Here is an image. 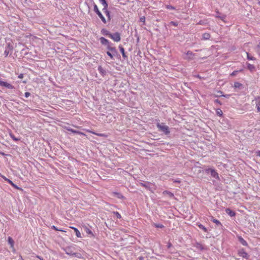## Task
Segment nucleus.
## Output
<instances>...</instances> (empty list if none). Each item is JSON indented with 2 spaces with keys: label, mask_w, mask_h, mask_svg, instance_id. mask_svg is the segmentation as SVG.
I'll list each match as a JSON object with an SVG mask.
<instances>
[{
  "label": "nucleus",
  "mask_w": 260,
  "mask_h": 260,
  "mask_svg": "<svg viewBox=\"0 0 260 260\" xmlns=\"http://www.w3.org/2000/svg\"><path fill=\"white\" fill-rule=\"evenodd\" d=\"M113 213L116 216L117 218H121V215L119 214V212L116 211V212H114Z\"/></svg>",
  "instance_id": "36"
},
{
  "label": "nucleus",
  "mask_w": 260,
  "mask_h": 260,
  "mask_svg": "<svg viewBox=\"0 0 260 260\" xmlns=\"http://www.w3.org/2000/svg\"><path fill=\"white\" fill-rule=\"evenodd\" d=\"M13 187H14L15 188L18 189V190H22V189L19 187H18V186H17L16 184H15L14 183L11 185Z\"/></svg>",
  "instance_id": "38"
},
{
  "label": "nucleus",
  "mask_w": 260,
  "mask_h": 260,
  "mask_svg": "<svg viewBox=\"0 0 260 260\" xmlns=\"http://www.w3.org/2000/svg\"><path fill=\"white\" fill-rule=\"evenodd\" d=\"M157 127L159 131L163 132L166 135H168L170 133L169 127L167 125H164L163 123H157Z\"/></svg>",
  "instance_id": "1"
},
{
  "label": "nucleus",
  "mask_w": 260,
  "mask_h": 260,
  "mask_svg": "<svg viewBox=\"0 0 260 260\" xmlns=\"http://www.w3.org/2000/svg\"><path fill=\"white\" fill-rule=\"evenodd\" d=\"M12 51L9 50L8 49H6L5 51H4V55L5 57H7L10 53H11Z\"/></svg>",
  "instance_id": "32"
},
{
  "label": "nucleus",
  "mask_w": 260,
  "mask_h": 260,
  "mask_svg": "<svg viewBox=\"0 0 260 260\" xmlns=\"http://www.w3.org/2000/svg\"><path fill=\"white\" fill-rule=\"evenodd\" d=\"M255 104L258 111H260V96L255 98Z\"/></svg>",
  "instance_id": "9"
},
{
  "label": "nucleus",
  "mask_w": 260,
  "mask_h": 260,
  "mask_svg": "<svg viewBox=\"0 0 260 260\" xmlns=\"http://www.w3.org/2000/svg\"><path fill=\"white\" fill-rule=\"evenodd\" d=\"M30 93H29V92H26L25 93V96L26 98H28V96H30Z\"/></svg>",
  "instance_id": "45"
},
{
  "label": "nucleus",
  "mask_w": 260,
  "mask_h": 260,
  "mask_svg": "<svg viewBox=\"0 0 260 260\" xmlns=\"http://www.w3.org/2000/svg\"><path fill=\"white\" fill-rule=\"evenodd\" d=\"M197 225L201 230H202L203 231H204V232L205 233H207L208 232V230H207V229L204 226L203 224L200 223H197Z\"/></svg>",
  "instance_id": "14"
},
{
  "label": "nucleus",
  "mask_w": 260,
  "mask_h": 260,
  "mask_svg": "<svg viewBox=\"0 0 260 260\" xmlns=\"http://www.w3.org/2000/svg\"><path fill=\"white\" fill-rule=\"evenodd\" d=\"M194 247L201 250L205 249L204 246L202 244L199 242H197L194 244Z\"/></svg>",
  "instance_id": "7"
},
{
  "label": "nucleus",
  "mask_w": 260,
  "mask_h": 260,
  "mask_svg": "<svg viewBox=\"0 0 260 260\" xmlns=\"http://www.w3.org/2000/svg\"><path fill=\"white\" fill-rule=\"evenodd\" d=\"M67 129L68 131H70V132H72V131H74V129H72V128H67Z\"/></svg>",
  "instance_id": "53"
},
{
  "label": "nucleus",
  "mask_w": 260,
  "mask_h": 260,
  "mask_svg": "<svg viewBox=\"0 0 260 260\" xmlns=\"http://www.w3.org/2000/svg\"><path fill=\"white\" fill-rule=\"evenodd\" d=\"M1 176L6 181H7V180H8V179L7 178H6L5 176L4 175H1Z\"/></svg>",
  "instance_id": "48"
},
{
  "label": "nucleus",
  "mask_w": 260,
  "mask_h": 260,
  "mask_svg": "<svg viewBox=\"0 0 260 260\" xmlns=\"http://www.w3.org/2000/svg\"><path fill=\"white\" fill-rule=\"evenodd\" d=\"M174 182H176V183H180V181L179 180H175L174 181Z\"/></svg>",
  "instance_id": "57"
},
{
  "label": "nucleus",
  "mask_w": 260,
  "mask_h": 260,
  "mask_svg": "<svg viewBox=\"0 0 260 260\" xmlns=\"http://www.w3.org/2000/svg\"><path fill=\"white\" fill-rule=\"evenodd\" d=\"M239 240L240 242L242 243V244L243 245H244V246H247V242L243 238H242V237H239Z\"/></svg>",
  "instance_id": "20"
},
{
  "label": "nucleus",
  "mask_w": 260,
  "mask_h": 260,
  "mask_svg": "<svg viewBox=\"0 0 260 260\" xmlns=\"http://www.w3.org/2000/svg\"><path fill=\"white\" fill-rule=\"evenodd\" d=\"M215 103H218V104L221 105L220 101L219 100H218V99L215 100Z\"/></svg>",
  "instance_id": "51"
},
{
  "label": "nucleus",
  "mask_w": 260,
  "mask_h": 260,
  "mask_svg": "<svg viewBox=\"0 0 260 260\" xmlns=\"http://www.w3.org/2000/svg\"><path fill=\"white\" fill-rule=\"evenodd\" d=\"M93 10H94V11L95 13H97L98 11H100V10H99L98 7V6H97V5L96 4L94 5Z\"/></svg>",
  "instance_id": "39"
},
{
  "label": "nucleus",
  "mask_w": 260,
  "mask_h": 260,
  "mask_svg": "<svg viewBox=\"0 0 260 260\" xmlns=\"http://www.w3.org/2000/svg\"><path fill=\"white\" fill-rule=\"evenodd\" d=\"M256 154L258 156H260V150L257 151L256 152Z\"/></svg>",
  "instance_id": "52"
},
{
  "label": "nucleus",
  "mask_w": 260,
  "mask_h": 260,
  "mask_svg": "<svg viewBox=\"0 0 260 260\" xmlns=\"http://www.w3.org/2000/svg\"><path fill=\"white\" fill-rule=\"evenodd\" d=\"M205 172L207 173H209V172H210L211 175L212 176V177H213L215 179H219L218 174L214 169H206Z\"/></svg>",
  "instance_id": "2"
},
{
  "label": "nucleus",
  "mask_w": 260,
  "mask_h": 260,
  "mask_svg": "<svg viewBox=\"0 0 260 260\" xmlns=\"http://www.w3.org/2000/svg\"><path fill=\"white\" fill-rule=\"evenodd\" d=\"M247 68L248 70H249L250 71H253L255 69V67L253 64H251L250 63L247 64Z\"/></svg>",
  "instance_id": "23"
},
{
  "label": "nucleus",
  "mask_w": 260,
  "mask_h": 260,
  "mask_svg": "<svg viewBox=\"0 0 260 260\" xmlns=\"http://www.w3.org/2000/svg\"><path fill=\"white\" fill-rule=\"evenodd\" d=\"M120 48V51L121 53H122V57L123 58L127 57V56L126 55L125 52H124V49L122 47H119Z\"/></svg>",
  "instance_id": "21"
},
{
  "label": "nucleus",
  "mask_w": 260,
  "mask_h": 260,
  "mask_svg": "<svg viewBox=\"0 0 260 260\" xmlns=\"http://www.w3.org/2000/svg\"><path fill=\"white\" fill-rule=\"evenodd\" d=\"M170 246H171V244H169V246H169V247H170Z\"/></svg>",
  "instance_id": "59"
},
{
  "label": "nucleus",
  "mask_w": 260,
  "mask_h": 260,
  "mask_svg": "<svg viewBox=\"0 0 260 260\" xmlns=\"http://www.w3.org/2000/svg\"><path fill=\"white\" fill-rule=\"evenodd\" d=\"M140 20L141 22H143L144 24L145 23V17L142 16L140 18Z\"/></svg>",
  "instance_id": "41"
},
{
  "label": "nucleus",
  "mask_w": 260,
  "mask_h": 260,
  "mask_svg": "<svg viewBox=\"0 0 260 260\" xmlns=\"http://www.w3.org/2000/svg\"><path fill=\"white\" fill-rule=\"evenodd\" d=\"M8 243L10 244L11 247L14 248V242L13 239L10 237H8Z\"/></svg>",
  "instance_id": "17"
},
{
  "label": "nucleus",
  "mask_w": 260,
  "mask_h": 260,
  "mask_svg": "<svg viewBox=\"0 0 260 260\" xmlns=\"http://www.w3.org/2000/svg\"><path fill=\"white\" fill-rule=\"evenodd\" d=\"M238 255L241 257H242L246 259H248L249 258L248 254L243 249H240L238 251Z\"/></svg>",
  "instance_id": "5"
},
{
  "label": "nucleus",
  "mask_w": 260,
  "mask_h": 260,
  "mask_svg": "<svg viewBox=\"0 0 260 260\" xmlns=\"http://www.w3.org/2000/svg\"><path fill=\"white\" fill-rule=\"evenodd\" d=\"M96 14L99 16V17L101 18V20L102 21V22L104 23H106L107 21H106V20L105 19V18L103 16V15H102V14L101 13V12L100 11H98L97 13H96Z\"/></svg>",
  "instance_id": "12"
},
{
  "label": "nucleus",
  "mask_w": 260,
  "mask_h": 260,
  "mask_svg": "<svg viewBox=\"0 0 260 260\" xmlns=\"http://www.w3.org/2000/svg\"><path fill=\"white\" fill-rule=\"evenodd\" d=\"M225 212L229 215L231 217H233L236 215V213L235 212L233 211L229 208H227L225 209Z\"/></svg>",
  "instance_id": "10"
},
{
  "label": "nucleus",
  "mask_w": 260,
  "mask_h": 260,
  "mask_svg": "<svg viewBox=\"0 0 260 260\" xmlns=\"http://www.w3.org/2000/svg\"><path fill=\"white\" fill-rule=\"evenodd\" d=\"M162 193L164 195L167 194L171 198H172L174 197V194L172 192H171L170 191H167V190L163 191Z\"/></svg>",
  "instance_id": "19"
},
{
  "label": "nucleus",
  "mask_w": 260,
  "mask_h": 260,
  "mask_svg": "<svg viewBox=\"0 0 260 260\" xmlns=\"http://www.w3.org/2000/svg\"><path fill=\"white\" fill-rule=\"evenodd\" d=\"M106 46L107 47V49L109 50L108 51H111L113 53H116V50L115 47H111L110 45V44H109L108 45H107Z\"/></svg>",
  "instance_id": "15"
},
{
  "label": "nucleus",
  "mask_w": 260,
  "mask_h": 260,
  "mask_svg": "<svg viewBox=\"0 0 260 260\" xmlns=\"http://www.w3.org/2000/svg\"><path fill=\"white\" fill-rule=\"evenodd\" d=\"M246 54H247V59L248 60H253L255 59V58L254 57H252V56H250L249 54V53L248 52H246Z\"/></svg>",
  "instance_id": "37"
},
{
  "label": "nucleus",
  "mask_w": 260,
  "mask_h": 260,
  "mask_svg": "<svg viewBox=\"0 0 260 260\" xmlns=\"http://www.w3.org/2000/svg\"><path fill=\"white\" fill-rule=\"evenodd\" d=\"M212 221L217 225H222L221 222L217 219L213 218Z\"/></svg>",
  "instance_id": "29"
},
{
  "label": "nucleus",
  "mask_w": 260,
  "mask_h": 260,
  "mask_svg": "<svg viewBox=\"0 0 260 260\" xmlns=\"http://www.w3.org/2000/svg\"><path fill=\"white\" fill-rule=\"evenodd\" d=\"M86 131L88 133H91L92 134L95 135L96 136H100V137H107V135H106L105 134L96 133L93 131L89 130V129H86Z\"/></svg>",
  "instance_id": "6"
},
{
  "label": "nucleus",
  "mask_w": 260,
  "mask_h": 260,
  "mask_svg": "<svg viewBox=\"0 0 260 260\" xmlns=\"http://www.w3.org/2000/svg\"><path fill=\"white\" fill-rule=\"evenodd\" d=\"M9 135H10V137L15 141H18L20 140L19 138H16L15 137V136L12 133H10L9 134Z\"/></svg>",
  "instance_id": "25"
},
{
  "label": "nucleus",
  "mask_w": 260,
  "mask_h": 260,
  "mask_svg": "<svg viewBox=\"0 0 260 260\" xmlns=\"http://www.w3.org/2000/svg\"><path fill=\"white\" fill-rule=\"evenodd\" d=\"M100 40L101 44L103 45H107L110 44L109 41L104 37L100 38Z\"/></svg>",
  "instance_id": "8"
},
{
  "label": "nucleus",
  "mask_w": 260,
  "mask_h": 260,
  "mask_svg": "<svg viewBox=\"0 0 260 260\" xmlns=\"http://www.w3.org/2000/svg\"><path fill=\"white\" fill-rule=\"evenodd\" d=\"M140 185L144 187H145L146 188H148V186L145 183H140Z\"/></svg>",
  "instance_id": "44"
},
{
  "label": "nucleus",
  "mask_w": 260,
  "mask_h": 260,
  "mask_svg": "<svg viewBox=\"0 0 260 260\" xmlns=\"http://www.w3.org/2000/svg\"><path fill=\"white\" fill-rule=\"evenodd\" d=\"M99 1L101 3V4L106 2V0H99Z\"/></svg>",
  "instance_id": "55"
},
{
  "label": "nucleus",
  "mask_w": 260,
  "mask_h": 260,
  "mask_svg": "<svg viewBox=\"0 0 260 260\" xmlns=\"http://www.w3.org/2000/svg\"><path fill=\"white\" fill-rule=\"evenodd\" d=\"M187 54H188L189 55H193L192 53L191 52H189V51L187 52Z\"/></svg>",
  "instance_id": "54"
},
{
  "label": "nucleus",
  "mask_w": 260,
  "mask_h": 260,
  "mask_svg": "<svg viewBox=\"0 0 260 260\" xmlns=\"http://www.w3.org/2000/svg\"><path fill=\"white\" fill-rule=\"evenodd\" d=\"M256 52L259 54L260 55V42H259V43L258 44V45H257V46L256 47Z\"/></svg>",
  "instance_id": "31"
},
{
  "label": "nucleus",
  "mask_w": 260,
  "mask_h": 260,
  "mask_svg": "<svg viewBox=\"0 0 260 260\" xmlns=\"http://www.w3.org/2000/svg\"><path fill=\"white\" fill-rule=\"evenodd\" d=\"M70 228L74 230V232L76 233V235L78 238H81V234L77 228L73 226H70Z\"/></svg>",
  "instance_id": "11"
},
{
  "label": "nucleus",
  "mask_w": 260,
  "mask_h": 260,
  "mask_svg": "<svg viewBox=\"0 0 260 260\" xmlns=\"http://www.w3.org/2000/svg\"><path fill=\"white\" fill-rule=\"evenodd\" d=\"M210 38V34L209 33H204L202 36V39L204 40H207L209 39Z\"/></svg>",
  "instance_id": "16"
},
{
  "label": "nucleus",
  "mask_w": 260,
  "mask_h": 260,
  "mask_svg": "<svg viewBox=\"0 0 260 260\" xmlns=\"http://www.w3.org/2000/svg\"><path fill=\"white\" fill-rule=\"evenodd\" d=\"M109 38L117 42L120 41L121 39L120 34L118 32H115L113 34H111V35H109Z\"/></svg>",
  "instance_id": "3"
},
{
  "label": "nucleus",
  "mask_w": 260,
  "mask_h": 260,
  "mask_svg": "<svg viewBox=\"0 0 260 260\" xmlns=\"http://www.w3.org/2000/svg\"><path fill=\"white\" fill-rule=\"evenodd\" d=\"M24 77V75L23 74H20L19 76H18V78L19 79H22Z\"/></svg>",
  "instance_id": "47"
},
{
  "label": "nucleus",
  "mask_w": 260,
  "mask_h": 260,
  "mask_svg": "<svg viewBox=\"0 0 260 260\" xmlns=\"http://www.w3.org/2000/svg\"><path fill=\"white\" fill-rule=\"evenodd\" d=\"M102 33L103 35L105 36H108L109 37V35H111V33L109 32V31H108L106 29H103L102 30Z\"/></svg>",
  "instance_id": "22"
},
{
  "label": "nucleus",
  "mask_w": 260,
  "mask_h": 260,
  "mask_svg": "<svg viewBox=\"0 0 260 260\" xmlns=\"http://www.w3.org/2000/svg\"><path fill=\"white\" fill-rule=\"evenodd\" d=\"M156 227L161 228L164 227V226L162 225H156Z\"/></svg>",
  "instance_id": "56"
},
{
  "label": "nucleus",
  "mask_w": 260,
  "mask_h": 260,
  "mask_svg": "<svg viewBox=\"0 0 260 260\" xmlns=\"http://www.w3.org/2000/svg\"><path fill=\"white\" fill-rule=\"evenodd\" d=\"M242 86V84L239 82H236L234 83V87L235 88H240Z\"/></svg>",
  "instance_id": "27"
},
{
  "label": "nucleus",
  "mask_w": 260,
  "mask_h": 260,
  "mask_svg": "<svg viewBox=\"0 0 260 260\" xmlns=\"http://www.w3.org/2000/svg\"><path fill=\"white\" fill-rule=\"evenodd\" d=\"M102 5L103 6L104 8H103V11L104 13H106V11L108 10V4L107 2L102 3Z\"/></svg>",
  "instance_id": "18"
},
{
  "label": "nucleus",
  "mask_w": 260,
  "mask_h": 260,
  "mask_svg": "<svg viewBox=\"0 0 260 260\" xmlns=\"http://www.w3.org/2000/svg\"><path fill=\"white\" fill-rule=\"evenodd\" d=\"M6 49H8L9 50L12 51V50L13 49V47L11 44L9 43L7 45V47Z\"/></svg>",
  "instance_id": "35"
},
{
  "label": "nucleus",
  "mask_w": 260,
  "mask_h": 260,
  "mask_svg": "<svg viewBox=\"0 0 260 260\" xmlns=\"http://www.w3.org/2000/svg\"><path fill=\"white\" fill-rule=\"evenodd\" d=\"M1 176L6 181H7V180H8V179L7 178H6L5 176L4 175H1Z\"/></svg>",
  "instance_id": "49"
},
{
  "label": "nucleus",
  "mask_w": 260,
  "mask_h": 260,
  "mask_svg": "<svg viewBox=\"0 0 260 260\" xmlns=\"http://www.w3.org/2000/svg\"><path fill=\"white\" fill-rule=\"evenodd\" d=\"M170 24L175 26H177L178 25V23L174 21H171Z\"/></svg>",
  "instance_id": "43"
},
{
  "label": "nucleus",
  "mask_w": 260,
  "mask_h": 260,
  "mask_svg": "<svg viewBox=\"0 0 260 260\" xmlns=\"http://www.w3.org/2000/svg\"><path fill=\"white\" fill-rule=\"evenodd\" d=\"M106 53L111 59L113 58V55L110 51H107Z\"/></svg>",
  "instance_id": "42"
},
{
  "label": "nucleus",
  "mask_w": 260,
  "mask_h": 260,
  "mask_svg": "<svg viewBox=\"0 0 260 260\" xmlns=\"http://www.w3.org/2000/svg\"><path fill=\"white\" fill-rule=\"evenodd\" d=\"M0 86L5 87L8 89H12L14 88V86L7 82L0 80Z\"/></svg>",
  "instance_id": "4"
},
{
  "label": "nucleus",
  "mask_w": 260,
  "mask_h": 260,
  "mask_svg": "<svg viewBox=\"0 0 260 260\" xmlns=\"http://www.w3.org/2000/svg\"><path fill=\"white\" fill-rule=\"evenodd\" d=\"M216 114L217 115L221 117L223 115V112L220 109H217L216 110Z\"/></svg>",
  "instance_id": "26"
},
{
  "label": "nucleus",
  "mask_w": 260,
  "mask_h": 260,
  "mask_svg": "<svg viewBox=\"0 0 260 260\" xmlns=\"http://www.w3.org/2000/svg\"><path fill=\"white\" fill-rule=\"evenodd\" d=\"M51 228L53 230H54L55 231H60V232H66V231H64V230H61V229H57L55 226L54 225H52L51 226Z\"/></svg>",
  "instance_id": "30"
},
{
  "label": "nucleus",
  "mask_w": 260,
  "mask_h": 260,
  "mask_svg": "<svg viewBox=\"0 0 260 260\" xmlns=\"http://www.w3.org/2000/svg\"><path fill=\"white\" fill-rule=\"evenodd\" d=\"M241 71H242V70H239V71H237V70H236V71H234V72H233L231 74V76H236V75L237 74V73H238V72H241Z\"/></svg>",
  "instance_id": "33"
},
{
  "label": "nucleus",
  "mask_w": 260,
  "mask_h": 260,
  "mask_svg": "<svg viewBox=\"0 0 260 260\" xmlns=\"http://www.w3.org/2000/svg\"><path fill=\"white\" fill-rule=\"evenodd\" d=\"M7 182H8L11 185H12L13 183V182L11 180L9 179H8V180H7Z\"/></svg>",
  "instance_id": "50"
},
{
  "label": "nucleus",
  "mask_w": 260,
  "mask_h": 260,
  "mask_svg": "<svg viewBox=\"0 0 260 260\" xmlns=\"http://www.w3.org/2000/svg\"><path fill=\"white\" fill-rule=\"evenodd\" d=\"M166 8L169 10H175V8L171 5H166Z\"/></svg>",
  "instance_id": "40"
},
{
  "label": "nucleus",
  "mask_w": 260,
  "mask_h": 260,
  "mask_svg": "<svg viewBox=\"0 0 260 260\" xmlns=\"http://www.w3.org/2000/svg\"><path fill=\"white\" fill-rule=\"evenodd\" d=\"M84 230H85L86 233L87 234L91 235L92 237H94V235L93 233H92V232L87 226H84Z\"/></svg>",
  "instance_id": "13"
},
{
  "label": "nucleus",
  "mask_w": 260,
  "mask_h": 260,
  "mask_svg": "<svg viewBox=\"0 0 260 260\" xmlns=\"http://www.w3.org/2000/svg\"><path fill=\"white\" fill-rule=\"evenodd\" d=\"M105 14H106V16L107 17L108 20L110 21L111 16H110V12L109 11H106V12Z\"/></svg>",
  "instance_id": "34"
},
{
  "label": "nucleus",
  "mask_w": 260,
  "mask_h": 260,
  "mask_svg": "<svg viewBox=\"0 0 260 260\" xmlns=\"http://www.w3.org/2000/svg\"><path fill=\"white\" fill-rule=\"evenodd\" d=\"M258 1V4L259 5H260V0H257Z\"/></svg>",
  "instance_id": "58"
},
{
  "label": "nucleus",
  "mask_w": 260,
  "mask_h": 260,
  "mask_svg": "<svg viewBox=\"0 0 260 260\" xmlns=\"http://www.w3.org/2000/svg\"><path fill=\"white\" fill-rule=\"evenodd\" d=\"M98 70L100 71V72L103 73V70L102 67H101V66L99 67Z\"/></svg>",
  "instance_id": "46"
},
{
  "label": "nucleus",
  "mask_w": 260,
  "mask_h": 260,
  "mask_svg": "<svg viewBox=\"0 0 260 260\" xmlns=\"http://www.w3.org/2000/svg\"><path fill=\"white\" fill-rule=\"evenodd\" d=\"M113 193L114 196H115L116 197H117L119 199H123L124 198V197L120 193L114 192Z\"/></svg>",
  "instance_id": "24"
},
{
  "label": "nucleus",
  "mask_w": 260,
  "mask_h": 260,
  "mask_svg": "<svg viewBox=\"0 0 260 260\" xmlns=\"http://www.w3.org/2000/svg\"><path fill=\"white\" fill-rule=\"evenodd\" d=\"M72 133L74 134H77L81 135L86 136L84 133L81 132L80 131L75 130V129H74V131H72Z\"/></svg>",
  "instance_id": "28"
}]
</instances>
